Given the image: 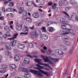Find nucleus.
I'll use <instances>...</instances> for the list:
<instances>
[{
	"instance_id": "obj_28",
	"label": "nucleus",
	"mask_w": 78,
	"mask_h": 78,
	"mask_svg": "<svg viewBox=\"0 0 78 78\" xmlns=\"http://www.w3.org/2000/svg\"><path fill=\"white\" fill-rule=\"evenodd\" d=\"M26 19L27 21H28V22H29L30 23H31V22H32V19L30 18V17H27Z\"/></svg>"
},
{
	"instance_id": "obj_50",
	"label": "nucleus",
	"mask_w": 78,
	"mask_h": 78,
	"mask_svg": "<svg viewBox=\"0 0 78 78\" xmlns=\"http://www.w3.org/2000/svg\"><path fill=\"white\" fill-rule=\"evenodd\" d=\"M41 53H45V52H46V51H45L44 50V49H41Z\"/></svg>"
},
{
	"instance_id": "obj_25",
	"label": "nucleus",
	"mask_w": 78,
	"mask_h": 78,
	"mask_svg": "<svg viewBox=\"0 0 78 78\" xmlns=\"http://www.w3.org/2000/svg\"><path fill=\"white\" fill-rule=\"evenodd\" d=\"M20 71H22V72H27V69L25 68H20L19 69Z\"/></svg>"
},
{
	"instance_id": "obj_61",
	"label": "nucleus",
	"mask_w": 78,
	"mask_h": 78,
	"mask_svg": "<svg viewBox=\"0 0 78 78\" xmlns=\"http://www.w3.org/2000/svg\"><path fill=\"white\" fill-rule=\"evenodd\" d=\"M28 33H23V32H21L20 33V34H27Z\"/></svg>"
},
{
	"instance_id": "obj_34",
	"label": "nucleus",
	"mask_w": 78,
	"mask_h": 78,
	"mask_svg": "<svg viewBox=\"0 0 78 78\" xmlns=\"http://www.w3.org/2000/svg\"><path fill=\"white\" fill-rule=\"evenodd\" d=\"M41 29L42 30H44V31H43L44 32H45V33H46L47 32V30H46V27H41Z\"/></svg>"
},
{
	"instance_id": "obj_42",
	"label": "nucleus",
	"mask_w": 78,
	"mask_h": 78,
	"mask_svg": "<svg viewBox=\"0 0 78 78\" xmlns=\"http://www.w3.org/2000/svg\"><path fill=\"white\" fill-rule=\"evenodd\" d=\"M59 50L58 49H55V53H57V55H58V54H59Z\"/></svg>"
},
{
	"instance_id": "obj_39",
	"label": "nucleus",
	"mask_w": 78,
	"mask_h": 78,
	"mask_svg": "<svg viewBox=\"0 0 78 78\" xmlns=\"http://www.w3.org/2000/svg\"><path fill=\"white\" fill-rule=\"evenodd\" d=\"M5 54L7 56H8L10 54V52L9 51H6L5 52Z\"/></svg>"
},
{
	"instance_id": "obj_57",
	"label": "nucleus",
	"mask_w": 78,
	"mask_h": 78,
	"mask_svg": "<svg viewBox=\"0 0 78 78\" xmlns=\"http://www.w3.org/2000/svg\"><path fill=\"white\" fill-rule=\"evenodd\" d=\"M32 53L34 55H37L38 54V52H33Z\"/></svg>"
},
{
	"instance_id": "obj_60",
	"label": "nucleus",
	"mask_w": 78,
	"mask_h": 78,
	"mask_svg": "<svg viewBox=\"0 0 78 78\" xmlns=\"http://www.w3.org/2000/svg\"><path fill=\"white\" fill-rule=\"evenodd\" d=\"M19 9L21 10V11H23V9H24V8L20 7L19 8Z\"/></svg>"
},
{
	"instance_id": "obj_33",
	"label": "nucleus",
	"mask_w": 78,
	"mask_h": 78,
	"mask_svg": "<svg viewBox=\"0 0 78 78\" xmlns=\"http://www.w3.org/2000/svg\"><path fill=\"white\" fill-rule=\"evenodd\" d=\"M5 36L6 37H11V35L9 34V32H6L5 33Z\"/></svg>"
},
{
	"instance_id": "obj_48",
	"label": "nucleus",
	"mask_w": 78,
	"mask_h": 78,
	"mask_svg": "<svg viewBox=\"0 0 78 78\" xmlns=\"http://www.w3.org/2000/svg\"><path fill=\"white\" fill-rule=\"evenodd\" d=\"M63 13L64 14H65L66 16H68V17H69V14L67 13V12H65V11L63 12Z\"/></svg>"
},
{
	"instance_id": "obj_35",
	"label": "nucleus",
	"mask_w": 78,
	"mask_h": 78,
	"mask_svg": "<svg viewBox=\"0 0 78 78\" xmlns=\"http://www.w3.org/2000/svg\"><path fill=\"white\" fill-rule=\"evenodd\" d=\"M57 6V5H56V4L54 3L53 5H52V9H55L56 8V6Z\"/></svg>"
},
{
	"instance_id": "obj_41",
	"label": "nucleus",
	"mask_w": 78,
	"mask_h": 78,
	"mask_svg": "<svg viewBox=\"0 0 78 78\" xmlns=\"http://www.w3.org/2000/svg\"><path fill=\"white\" fill-rule=\"evenodd\" d=\"M37 22H38L42 24V23H43V20L42 19H40Z\"/></svg>"
},
{
	"instance_id": "obj_14",
	"label": "nucleus",
	"mask_w": 78,
	"mask_h": 78,
	"mask_svg": "<svg viewBox=\"0 0 78 78\" xmlns=\"http://www.w3.org/2000/svg\"><path fill=\"white\" fill-rule=\"evenodd\" d=\"M18 34L16 33V34H14L12 36V37H13L10 38V40H13L15 39H16L17 38V36H18Z\"/></svg>"
},
{
	"instance_id": "obj_19",
	"label": "nucleus",
	"mask_w": 78,
	"mask_h": 78,
	"mask_svg": "<svg viewBox=\"0 0 78 78\" xmlns=\"http://www.w3.org/2000/svg\"><path fill=\"white\" fill-rule=\"evenodd\" d=\"M22 25H20V26H17L16 27V28L17 30H18V31H20V30H21L22 29Z\"/></svg>"
},
{
	"instance_id": "obj_31",
	"label": "nucleus",
	"mask_w": 78,
	"mask_h": 78,
	"mask_svg": "<svg viewBox=\"0 0 78 78\" xmlns=\"http://www.w3.org/2000/svg\"><path fill=\"white\" fill-rule=\"evenodd\" d=\"M51 59L52 60V61L55 62H57L58 61V59H55L53 58H51Z\"/></svg>"
},
{
	"instance_id": "obj_6",
	"label": "nucleus",
	"mask_w": 78,
	"mask_h": 78,
	"mask_svg": "<svg viewBox=\"0 0 78 78\" xmlns=\"http://www.w3.org/2000/svg\"><path fill=\"white\" fill-rule=\"evenodd\" d=\"M43 59L44 61L45 62H48V63H49V64H52L51 61L49 60V58L47 57H46L45 58Z\"/></svg>"
},
{
	"instance_id": "obj_29",
	"label": "nucleus",
	"mask_w": 78,
	"mask_h": 78,
	"mask_svg": "<svg viewBox=\"0 0 78 78\" xmlns=\"http://www.w3.org/2000/svg\"><path fill=\"white\" fill-rule=\"evenodd\" d=\"M28 29V28L27 27L23 28V31L24 32H25V31H27Z\"/></svg>"
},
{
	"instance_id": "obj_36",
	"label": "nucleus",
	"mask_w": 78,
	"mask_h": 78,
	"mask_svg": "<svg viewBox=\"0 0 78 78\" xmlns=\"http://www.w3.org/2000/svg\"><path fill=\"white\" fill-rule=\"evenodd\" d=\"M29 47H30V48H32V47H34V46L33 43H30L29 44Z\"/></svg>"
},
{
	"instance_id": "obj_22",
	"label": "nucleus",
	"mask_w": 78,
	"mask_h": 78,
	"mask_svg": "<svg viewBox=\"0 0 78 78\" xmlns=\"http://www.w3.org/2000/svg\"><path fill=\"white\" fill-rule=\"evenodd\" d=\"M37 35L35 32L33 33L32 34V37H34L35 38H37Z\"/></svg>"
},
{
	"instance_id": "obj_47",
	"label": "nucleus",
	"mask_w": 78,
	"mask_h": 78,
	"mask_svg": "<svg viewBox=\"0 0 78 78\" xmlns=\"http://www.w3.org/2000/svg\"><path fill=\"white\" fill-rule=\"evenodd\" d=\"M68 68H67L66 70V71H65V73L64 74V75H67V74H68V70H67V69Z\"/></svg>"
},
{
	"instance_id": "obj_44",
	"label": "nucleus",
	"mask_w": 78,
	"mask_h": 78,
	"mask_svg": "<svg viewBox=\"0 0 78 78\" xmlns=\"http://www.w3.org/2000/svg\"><path fill=\"white\" fill-rule=\"evenodd\" d=\"M63 50L64 51H67V47L66 46H64Z\"/></svg>"
},
{
	"instance_id": "obj_5",
	"label": "nucleus",
	"mask_w": 78,
	"mask_h": 78,
	"mask_svg": "<svg viewBox=\"0 0 78 78\" xmlns=\"http://www.w3.org/2000/svg\"><path fill=\"white\" fill-rule=\"evenodd\" d=\"M38 68V70H39L40 73H42L43 74H44V75H45L46 76H48V73H47L46 72L44 71L43 70H42L41 69H43V68Z\"/></svg>"
},
{
	"instance_id": "obj_10",
	"label": "nucleus",
	"mask_w": 78,
	"mask_h": 78,
	"mask_svg": "<svg viewBox=\"0 0 78 78\" xmlns=\"http://www.w3.org/2000/svg\"><path fill=\"white\" fill-rule=\"evenodd\" d=\"M68 25V24L66 23H62L61 24L62 28L64 29V30H66V28H67V26Z\"/></svg>"
},
{
	"instance_id": "obj_54",
	"label": "nucleus",
	"mask_w": 78,
	"mask_h": 78,
	"mask_svg": "<svg viewBox=\"0 0 78 78\" xmlns=\"http://www.w3.org/2000/svg\"><path fill=\"white\" fill-rule=\"evenodd\" d=\"M44 4V1H42L41 3L39 4V5H43Z\"/></svg>"
},
{
	"instance_id": "obj_59",
	"label": "nucleus",
	"mask_w": 78,
	"mask_h": 78,
	"mask_svg": "<svg viewBox=\"0 0 78 78\" xmlns=\"http://www.w3.org/2000/svg\"><path fill=\"white\" fill-rule=\"evenodd\" d=\"M27 56L30 57V58H33V57H32V56H31V55L29 54H27Z\"/></svg>"
},
{
	"instance_id": "obj_27",
	"label": "nucleus",
	"mask_w": 78,
	"mask_h": 78,
	"mask_svg": "<svg viewBox=\"0 0 78 78\" xmlns=\"http://www.w3.org/2000/svg\"><path fill=\"white\" fill-rule=\"evenodd\" d=\"M41 65H42L43 66H46V67H49V65L48 63H40Z\"/></svg>"
},
{
	"instance_id": "obj_64",
	"label": "nucleus",
	"mask_w": 78,
	"mask_h": 78,
	"mask_svg": "<svg viewBox=\"0 0 78 78\" xmlns=\"http://www.w3.org/2000/svg\"><path fill=\"white\" fill-rule=\"evenodd\" d=\"M2 56H0V62H2Z\"/></svg>"
},
{
	"instance_id": "obj_55",
	"label": "nucleus",
	"mask_w": 78,
	"mask_h": 78,
	"mask_svg": "<svg viewBox=\"0 0 78 78\" xmlns=\"http://www.w3.org/2000/svg\"><path fill=\"white\" fill-rule=\"evenodd\" d=\"M49 30L50 31H51H51H53V28L51 27H50Z\"/></svg>"
},
{
	"instance_id": "obj_16",
	"label": "nucleus",
	"mask_w": 78,
	"mask_h": 78,
	"mask_svg": "<svg viewBox=\"0 0 78 78\" xmlns=\"http://www.w3.org/2000/svg\"><path fill=\"white\" fill-rule=\"evenodd\" d=\"M72 19V20H74L75 19V17L76 16V13H73L71 15Z\"/></svg>"
},
{
	"instance_id": "obj_46",
	"label": "nucleus",
	"mask_w": 78,
	"mask_h": 78,
	"mask_svg": "<svg viewBox=\"0 0 78 78\" xmlns=\"http://www.w3.org/2000/svg\"><path fill=\"white\" fill-rule=\"evenodd\" d=\"M14 3L13 2H11L9 3V6H14Z\"/></svg>"
},
{
	"instance_id": "obj_23",
	"label": "nucleus",
	"mask_w": 78,
	"mask_h": 78,
	"mask_svg": "<svg viewBox=\"0 0 78 78\" xmlns=\"http://www.w3.org/2000/svg\"><path fill=\"white\" fill-rule=\"evenodd\" d=\"M69 3H71L72 5H74V4H75L76 3V1L74 0H70L69 1Z\"/></svg>"
},
{
	"instance_id": "obj_17",
	"label": "nucleus",
	"mask_w": 78,
	"mask_h": 78,
	"mask_svg": "<svg viewBox=\"0 0 78 78\" xmlns=\"http://www.w3.org/2000/svg\"><path fill=\"white\" fill-rule=\"evenodd\" d=\"M22 13L23 16H27V10H23L22 11Z\"/></svg>"
},
{
	"instance_id": "obj_24",
	"label": "nucleus",
	"mask_w": 78,
	"mask_h": 78,
	"mask_svg": "<svg viewBox=\"0 0 78 78\" xmlns=\"http://www.w3.org/2000/svg\"><path fill=\"white\" fill-rule=\"evenodd\" d=\"M68 37V36L67 35H63L62 36V39L63 41H64L65 39H67Z\"/></svg>"
},
{
	"instance_id": "obj_2",
	"label": "nucleus",
	"mask_w": 78,
	"mask_h": 78,
	"mask_svg": "<svg viewBox=\"0 0 78 78\" xmlns=\"http://www.w3.org/2000/svg\"><path fill=\"white\" fill-rule=\"evenodd\" d=\"M31 72L32 73H34L35 75H36L37 76L39 77V76L40 77H43V75H42L40 71H37V70H31Z\"/></svg>"
},
{
	"instance_id": "obj_56",
	"label": "nucleus",
	"mask_w": 78,
	"mask_h": 78,
	"mask_svg": "<svg viewBox=\"0 0 78 78\" xmlns=\"http://www.w3.org/2000/svg\"><path fill=\"white\" fill-rule=\"evenodd\" d=\"M7 48L8 50H10L11 49V47L10 46V45Z\"/></svg>"
},
{
	"instance_id": "obj_11",
	"label": "nucleus",
	"mask_w": 78,
	"mask_h": 78,
	"mask_svg": "<svg viewBox=\"0 0 78 78\" xmlns=\"http://www.w3.org/2000/svg\"><path fill=\"white\" fill-rule=\"evenodd\" d=\"M41 37L42 39L46 40L48 39V36L45 34H42L41 35Z\"/></svg>"
},
{
	"instance_id": "obj_13",
	"label": "nucleus",
	"mask_w": 78,
	"mask_h": 78,
	"mask_svg": "<svg viewBox=\"0 0 78 78\" xmlns=\"http://www.w3.org/2000/svg\"><path fill=\"white\" fill-rule=\"evenodd\" d=\"M32 16L34 18H38L39 17V13L38 12H34L32 15Z\"/></svg>"
},
{
	"instance_id": "obj_18",
	"label": "nucleus",
	"mask_w": 78,
	"mask_h": 78,
	"mask_svg": "<svg viewBox=\"0 0 78 78\" xmlns=\"http://www.w3.org/2000/svg\"><path fill=\"white\" fill-rule=\"evenodd\" d=\"M26 4L28 6H31L33 4V2L29 1L26 3Z\"/></svg>"
},
{
	"instance_id": "obj_32",
	"label": "nucleus",
	"mask_w": 78,
	"mask_h": 78,
	"mask_svg": "<svg viewBox=\"0 0 78 78\" xmlns=\"http://www.w3.org/2000/svg\"><path fill=\"white\" fill-rule=\"evenodd\" d=\"M11 69H15L16 68V65L12 64L11 66Z\"/></svg>"
},
{
	"instance_id": "obj_49",
	"label": "nucleus",
	"mask_w": 78,
	"mask_h": 78,
	"mask_svg": "<svg viewBox=\"0 0 78 78\" xmlns=\"http://www.w3.org/2000/svg\"><path fill=\"white\" fill-rule=\"evenodd\" d=\"M0 20L2 21L4 20H5V18L4 17V16H2L0 17Z\"/></svg>"
},
{
	"instance_id": "obj_9",
	"label": "nucleus",
	"mask_w": 78,
	"mask_h": 78,
	"mask_svg": "<svg viewBox=\"0 0 78 78\" xmlns=\"http://www.w3.org/2000/svg\"><path fill=\"white\" fill-rule=\"evenodd\" d=\"M35 32L37 35H40L41 34V31L39 30L36 29L35 30Z\"/></svg>"
},
{
	"instance_id": "obj_38",
	"label": "nucleus",
	"mask_w": 78,
	"mask_h": 78,
	"mask_svg": "<svg viewBox=\"0 0 78 78\" xmlns=\"http://www.w3.org/2000/svg\"><path fill=\"white\" fill-rule=\"evenodd\" d=\"M8 12H11V11H13V9L11 7L8 8Z\"/></svg>"
},
{
	"instance_id": "obj_30",
	"label": "nucleus",
	"mask_w": 78,
	"mask_h": 78,
	"mask_svg": "<svg viewBox=\"0 0 78 78\" xmlns=\"http://www.w3.org/2000/svg\"><path fill=\"white\" fill-rule=\"evenodd\" d=\"M2 67L3 69H7L8 68V66L6 65L5 64H3V65H2Z\"/></svg>"
},
{
	"instance_id": "obj_12",
	"label": "nucleus",
	"mask_w": 78,
	"mask_h": 78,
	"mask_svg": "<svg viewBox=\"0 0 78 78\" xmlns=\"http://www.w3.org/2000/svg\"><path fill=\"white\" fill-rule=\"evenodd\" d=\"M18 47L20 48H21V49H23V48H25V46H24V45L19 43L18 44Z\"/></svg>"
},
{
	"instance_id": "obj_58",
	"label": "nucleus",
	"mask_w": 78,
	"mask_h": 78,
	"mask_svg": "<svg viewBox=\"0 0 78 78\" xmlns=\"http://www.w3.org/2000/svg\"><path fill=\"white\" fill-rule=\"evenodd\" d=\"M32 4L34 5L36 7H37V6L36 5V4L34 2H33Z\"/></svg>"
},
{
	"instance_id": "obj_43",
	"label": "nucleus",
	"mask_w": 78,
	"mask_h": 78,
	"mask_svg": "<svg viewBox=\"0 0 78 78\" xmlns=\"http://www.w3.org/2000/svg\"><path fill=\"white\" fill-rule=\"evenodd\" d=\"M26 77V78H31V75L28 73H27V76Z\"/></svg>"
},
{
	"instance_id": "obj_53",
	"label": "nucleus",
	"mask_w": 78,
	"mask_h": 78,
	"mask_svg": "<svg viewBox=\"0 0 78 78\" xmlns=\"http://www.w3.org/2000/svg\"><path fill=\"white\" fill-rule=\"evenodd\" d=\"M70 9V7H66L65 8V10L66 11H67L68 10H69V9Z\"/></svg>"
},
{
	"instance_id": "obj_62",
	"label": "nucleus",
	"mask_w": 78,
	"mask_h": 78,
	"mask_svg": "<svg viewBox=\"0 0 78 78\" xmlns=\"http://www.w3.org/2000/svg\"><path fill=\"white\" fill-rule=\"evenodd\" d=\"M30 28L31 30H34V26L33 25L32 27H30Z\"/></svg>"
},
{
	"instance_id": "obj_8",
	"label": "nucleus",
	"mask_w": 78,
	"mask_h": 78,
	"mask_svg": "<svg viewBox=\"0 0 78 78\" xmlns=\"http://www.w3.org/2000/svg\"><path fill=\"white\" fill-rule=\"evenodd\" d=\"M30 59L28 58H26L24 60V63L26 64H28L30 63Z\"/></svg>"
},
{
	"instance_id": "obj_20",
	"label": "nucleus",
	"mask_w": 78,
	"mask_h": 78,
	"mask_svg": "<svg viewBox=\"0 0 78 78\" xmlns=\"http://www.w3.org/2000/svg\"><path fill=\"white\" fill-rule=\"evenodd\" d=\"M74 50V47H73L72 48V49L70 51L69 53H68V56H70L72 54V53H73V51Z\"/></svg>"
},
{
	"instance_id": "obj_15",
	"label": "nucleus",
	"mask_w": 78,
	"mask_h": 78,
	"mask_svg": "<svg viewBox=\"0 0 78 78\" xmlns=\"http://www.w3.org/2000/svg\"><path fill=\"white\" fill-rule=\"evenodd\" d=\"M14 59L16 61H20V57L18 55H15Z\"/></svg>"
},
{
	"instance_id": "obj_7",
	"label": "nucleus",
	"mask_w": 78,
	"mask_h": 78,
	"mask_svg": "<svg viewBox=\"0 0 78 78\" xmlns=\"http://www.w3.org/2000/svg\"><path fill=\"white\" fill-rule=\"evenodd\" d=\"M16 43H17V41L16 40H14L13 41L10 42V44L12 47H15V45H16Z\"/></svg>"
},
{
	"instance_id": "obj_63",
	"label": "nucleus",
	"mask_w": 78,
	"mask_h": 78,
	"mask_svg": "<svg viewBox=\"0 0 78 78\" xmlns=\"http://www.w3.org/2000/svg\"><path fill=\"white\" fill-rule=\"evenodd\" d=\"M2 10L3 11V12H5V7H2Z\"/></svg>"
},
{
	"instance_id": "obj_51",
	"label": "nucleus",
	"mask_w": 78,
	"mask_h": 78,
	"mask_svg": "<svg viewBox=\"0 0 78 78\" xmlns=\"http://www.w3.org/2000/svg\"><path fill=\"white\" fill-rule=\"evenodd\" d=\"M41 24L40 23H39L38 21H37V23H36V25L37 26H41Z\"/></svg>"
},
{
	"instance_id": "obj_37",
	"label": "nucleus",
	"mask_w": 78,
	"mask_h": 78,
	"mask_svg": "<svg viewBox=\"0 0 78 78\" xmlns=\"http://www.w3.org/2000/svg\"><path fill=\"white\" fill-rule=\"evenodd\" d=\"M58 53L59 54H58V55H62L64 54V53L62 52V51L60 50H59Z\"/></svg>"
},
{
	"instance_id": "obj_4",
	"label": "nucleus",
	"mask_w": 78,
	"mask_h": 78,
	"mask_svg": "<svg viewBox=\"0 0 78 78\" xmlns=\"http://www.w3.org/2000/svg\"><path fill=\"white\" fill-rule=\"evenodd\" d=\"M57 21L58 22H63V23H66V22H67V20H66L60 17L57 18Z\"/></svg>"
},
{
	"instance_id": "obj_26",
	"label": "nucleus",
	"mask_w": 78,
	"mask_h": 78,
	"mask_svg": "<svg viewBox=\"0 0 78 78\" xmlns=\"http://www.w3.org/2000/svg\"><path fill=\"white\" fill-rule=\"evenodd\" d=\"M4 30L5 31H8V32H9V31H10V29H9V27L8 26L5 27H4Z\"/></svg>"
},
{
	"instance_id": "obj_52",
	"label": "nucleus",
	"mask_w": 78,
	"mask_h": 78,
	"mask_svg": "<svg viewBox=\"0 0 78 78\" xmlns=\"http://www.w3.org/2000/svg\"><path fill=\"white\" fill-rule=\"evenodd\" d=\"M10 45L9 44H8V43H6L5 44V47H6V48H8L9 46Z\"/></svg>"
},
{
	"instance_id": "obj_45",
	"label": "nucleus",
	"mask_w": 78,
	"mask_h": 78,
	"mask_svg": "<svg viewBox=\"0 0 78 78\" xmlns=\"http://www.w3.org/2000/svg\"><path fill=\"white\" fill-rule=\"evenodd\" d=\"M52 5H53V2L51 1L49 2L48 4V6H51Z\"/></svg>"
},
{
	"instance_id": "obj_21",
	"label": "nucleus",
	"mask_w": 78,
	"mask_h": 78,
	"mask_svg": "<svg viewBox=\"0 0 78 78\" xmlns=\"http://www.w3.org/2000/svg\"><path fill=\"white\" fill-rule=\"evenodd\" d=\"M6 69L3 68H0V72L1 73H4L6 72Z\"/></svg>"
},
{
	"instance_id": "obj_1",
	"label": "nucleus",
	"mask_w": 78,
	"mask_h": 78,
	"mask_svg": "<svg viewBox=\"0 0 78 78\" xmlns=\"http://www.w3.org/2000/svg\"><path fill=\"white\" fill-rule=\"evenodd\" d=\"M61 31L63 32V33L62 34H68L69 33H73V30L71 29H67V30L66 29H63Z\"/></svg>"
},
{
	"instance_id": "obj_3",
	"label": "nucleus",
	"mask_w": 78,
	"mask_h": 78,
	"mask_svg": "<svg viewBox=\"0 0 78 78\" xmlns=\"http://www.w3.org/2000/svg\"><path fill=\"white\" fill-rule=\"evenodd\" d=\"M34 60L35 61H36V62H38V64L36 65L37 67H39V68H41V69H44V66H40V64L41 65V63H42V62H41V59H40L39 58H35V59H34Z\"/></svg>"
},
{
	"instance_id": "obj_40",
	"label": "nucleus",
	"mask_w": 78,
	"mask_h": 78,
	"mask_svg": "<svg viewBox=\"0 0 78 78\" xmlns=\"http://www.w3.org/2000/svg\"><path fill=\"white\" fill-rule=\"evenodd\" d=\"M58 4L60 6H62L63 5V2L62 1H60L58 2Z\"/></svg>"
}]
</instances>
